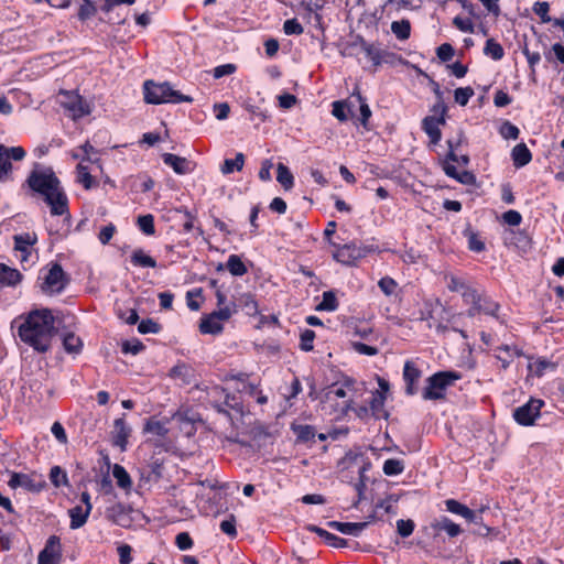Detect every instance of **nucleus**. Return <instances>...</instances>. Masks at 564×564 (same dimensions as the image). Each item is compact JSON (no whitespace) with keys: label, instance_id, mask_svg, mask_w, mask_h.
<instances>
[{"label":"nucleus","instance_id":"39","mask_svg":"<svg viewBox=\"0 0 564 564\" xmlns=\"http://www.w3.org/2000/svg\"><path fill=\"white\" fill-rule=\"evenodd\" d=\"M143 431L156 436L164 437L167 434V429L164 423L158 420L150 419L147 421Z\"/></svg>","mask_w":564,"mask_h":564},{"label":"nucleus","instance_id":"51","mask_svg":"<svg viewBox=\"0 0 564 564\" xmlns=\"http://www.w3.org/2000/svg\"><path fill=\"white\" fill-rule=\"evenodd\" d=\"M519 129L512 124L510 121H505L501 127H500V134L505 138V139H518L519 137Z\"/></svg>","mask_w":564,"mask_h":564},{"label":"nucleus","instance_id":"59","mask_svg":"<svg viewBox=\"0 0 564 564\" xmlns=\"http://www.w3.org/2000/svg\"><path fill=\"white\" fill-rule=\"evenodd\" d=\"M453 24L462 32L474 33V24L470 19L455 17L453 20Z\"/></svg>","mask_w":564,"mask_h":564},{"label":"nucleus","instance_id":"15","mask_svg":"<svg viewBox=\"0 0 564 564\" xmlns=\"http://www.w3.org/2000/svg\"><path fill=\"white\" fill-rule=\"evenodd\" d=\"M421 377V370L414 365L413 361H405L403 369V379L406 383L405 392L413 395L416 392L415 383Z\"/></svg>","mask_w":564,"mask_h":564},{"label":"nucleus","instance_id":"47","mask_svg":"<svg viewBox=\"0 0 564 564\" xmlns=\"http://www.w3.org/2000/svg\"><path fill=\"white\" fill-rule=\"evenodd\" d=\"M235 312L236 304H232L224 307H218V310L214 311L209 315H212L214 318H216L218 322L223 324V322L228 321Z\"/></svg>","mask_w":564,"mask_h":564},{"label":"nucleus","instance_id":"40","mask_svg":"<svg viewBox=\"0 0 564 564\" xmlns=\"http://www.w3.org/2000/svg\"><path fill=\"white\" fill-rule=\"evenodd\" d=\"M484 52L486 55L491 56L495 61L501 59L505 54L502 46L494 39L487 40Z\"/></svg>","mask_w":564,"mask_h":564},{"label":"nucleus","instance_id":"7","mask_svg":"<svg viewBox=\"0 0 564 564\" xmlns=\"http://www.w3.org/2000/svg\"><path fill=\"white\" fill-rule=\"evenodd\" d=\"M543 404L542 400L531 399L529 402L514 410L513 419L520 425H532L535 419L540 415V410Z\"/></svg>","mask_w":564,"mask_h":564},{"label":"nucleus","instance_id":"36","mask_svg":"<svg viewBox=\"0 0 564 564\" xmlns=\"http://www.w3.org/2000/svg\"><path fill=\"white\" fill-rule=\"evenodd\" d=\"M64 349L69 354H78L83 347V341L73 333H68L63 338Z\"/></svg>","mask_w":564,"mask_h":564},{"label":"nucleus","instance_id":"23","mask_svg":"<svg viewBox=\"0 0 564 564\" xmlns=\"http://www.w3.org/2000/svg\"><path fill=\"white\" fill-rule=\"evenodd\" d=\"M432 528L435 531H445L449 538H455L462 533V528L454 523L449 518L442 517L432 523Z\"/></svg>","mask_w":564,"mask_h":564},{"label":"nucleus","instance_id":"1","mask_svg":"<svg viewBox=\"0 0 564 564\" xmlns=\"http://www.w3.org/2000/svg\"><path fill=\"white\" fill-rule=\"evenodd\" d=\"M56 333L55 318L48 308L30 312L18 330L21 340L37 352H46L51 348Z\"/></svg>","mask_w":564,"mask_h":564},{"label":"nucleus","instance_id":"19","mask_svg":"<svg viewBox=\"0 0 564 564\" xmlns=\"http://www.w3.org/2000/svg\"><path fill=\"white\" fill-rule=\"evenodd\" d=\"M306 529L323 538L325 542L333 547H345L348 544L347 540L339 538L317 525L308 524Z\"/></svg>","mask_w":564,"mask_h":564},{"label":"nucleus","instance_id":"30","mask_svg":"<svg viewBox=\"0 0 564 564\" xmlns=\"http://www.w3.org/2000/svg\"><path fill=\"white\" fill-rule=\"evenodd\" d=\"M245 164V155L239 152L235 159H226L220 167L223 174H230L234 171H241Z\"/></svg>","mask_w":564,"mask_h":564},{"label":"nucleus","instance_id":"14","mask_svg":"<svg viewBox=\"0 0 564 564\" xmlns=\"http://www.w3.org/2000/svg\"><path fill=\"white\" fill-rule=\"evenodd\" d=\"M131 429L126 424L123 417L116 419L113 422L112 443L122 451L126 449Z\"/></svg>","mask_w":564,"mask_h":564},{"label":"nucleus","instance_id":"3","mask_svg":"<svg viewBox=\"0 0 564 564\" xmlns=\"http://www.w3.org/2000/svg\"><path fill=\"white\" fill-rule=\"evenodd\" d=\"M144 100L147 104H180L192 102L191 96L184 95L178 90H174L169 83L156 84L153 80H147L143 85Z\"/></svg>","mask_w":564,"mask_h":564},{"label":"nucleus","instance_id":"27","mask_svg":"<svg viewBox=\"0 0 564 564\" xmlns=\"http://www.w3.org/2000/svg\"><path fill=\"white\" fill-rule=\"evenodd\" d=\"M223 329V324L209 314L200 319L199 332L202 334L217 335L220 334Z\"/></svg>","mask_w":564,"mask_h":564},{"label":"nucleus","instance_id":"11","mask_svg":"<svg viewBox=\"0 0 564 564\" xmlns=\"http://www.w3.org/2000/svg\"><path fill=\"white\" fill-rule=\"evenodd\" d=\"M8 484L11 488L22 487L32 492H40L45 487L44 481H36L29 475L19 473L12 474Z\"/></svg>","mask_w":564,"mask_h":564},{"label":"nucleus","instance_id":"29","mask_svg":"<svg viewBox=\"0 0 564 564\" xmlns=\"http://www.w3.org/2000/svg\"><path fill=\"white\" fill-rule=\"evenodd\" d=\"M391 31L397 36V39L401 41L408 40L411 34V23L406 19L393 21L391 23Z\"/></svg>","mask_w":564,"mask_h":564},{"label":"nucleus","instance_id":"24","mask_svg":"<svg viewBox=\"0 0 564 564\" xmlns=\"http://www.w3.org/2000/svg\"><path fill=\"white\" fill-rule=\"evenodd\" d=\"M70 517V529L76 530L85 525L90 511L86 510L83 506H76L68 510Z\"/></svg>","mask_w":564,"mask_h":564},{"label":"nucleus","instance_id":"53","mask_svg":"<svg viewBox=\"0 0 564 564\" xmlns=\"http://www.w3.org/2000/svg\"><path fill=\"white\" fill-rule=\"evenodd\" d=\"M145 346L138 339L134 340H126L122 343V351L124 354L137 355L142 351Z\"/></svg>","mask_w":564,"mask_h":564},{"label":"nucleus","instance_id":"28","mask_svg":"<svg viewBox=\"0 0 564 564\" xmlns=\"http://www.w3.org/2000/svg\"><path fill=\"white\" fill-rule=\"evenodd\" d=\"M292 431L296 435V440L302 443L313 441L316 435L315 429L307 424H293Z\"/></svg>","mask_w":564,"mask_h":564},{"label":"nucleus","instance_id":"63","mask_svg":"<svg viewBox=\"0 0 564 564\" xmlns=\"http://www.w3.org/2000/svg\"><path fill=\"white\" fill-rule=\"evenodd\" d=\"M502 218H503L505 223L510 226H519L522 221L521 214L513 209L506 212L502 215Z\"/></svg>","mask_w":564,"mask_h":564},{"label":"nucleus","instance_id":"46","mask_svg":"<svg viewBox=\"0 0 564 564\" xmlns=\"http://www.w3.org/2000/svg\"><path fill=\"white\" fill-rule=\"evenodd\" d=\"M475 91L471 87L457 88L454 91L455 101L460 106H466Z\"/></svg>","mask_w":564,"mask_h":564},{"label":"nucleus","instance_id":"64","mask_svg":"<svg viewBox=\"0 0 564 564\" xmlns=\"http://www.w3.org/2000/svg\"><path fill=\"white\" fill-rule=\"evenodd\" d=\"M132 549L129 544H121L118 547V555L120 564H129L132 561Z\"/></svg>","mask_w":564,"mask_h":564},{"label":"nucleus","instance_id":"61","mask_svg":"<svg viewBox=\"0 0 564 564\" xmlns=\"http://www.w3.org/2000/svg\"><path fill=\"white\" fill-rule=\"evenodd\" d=\"M175 543L180 550H188L193 546V540L187 532H181L175 538Z\"/></svg>","mask_w":564,"mask_h":564},{"label":"nucleus","instance_id":"38","mask_svg":"<svg viewBox=\"0 0 564 564\" xmlns=\"http://www.w3.org/2000/svg\"><path fill=\"white\" fill-rule=\"evenodd\" d=\"M77 170V182L83 184L86 189H90L94 185V177L90 175L88 167L83 163H79Z\"/></svg>","mask_w":564,"mask_h":564},{"label":"nucleus","instance_id":"42","mask_svg":"<svg viewBox=\"0 0 564 564\" xmlns=\"http://www.w3.org/2000/svg\"><path fill=\"white\" fill-rule=\"evenodd\" d=\"M382 469L387 476H394L403 471L404 465L400 459L390 458L384 462Z\"/></svg>","mask_w":564,"mask_h":564},{"label":"nucleus","instance_id":"22","mask_svg":"<svg viewBox=\"0 0 564 564\" xmlns=\"http://www.w3.org/2000/svg\"><path fill=\"white\" fill-rule=\"evenodd\" d=\"M22 280V274L17 269L10 268L4 263H0V283L3 285L14 286Z\"/></svg>","mask_w":564,"mask_h":564},{"label":"nucleus","instance_id":"37","mask_svg":"<svg viewBox=\"0 0 564 564\" xmlns=\"http://www.w3.org/2000/svg\"><path fill=\"white\" fill-rule=\"evenodd\" d=\"M50 480L56 488L69 485L65 470H63L59 466H54L51 468Z\"/></svg>","mask_w":564,"mask_h":564},{"label":"nucleus","instance_id":"62","mask_svg":"<svg viewBox=\"0 0 564 564\" xmlns=\"http://www.w3.org/2000/svg\"><path fill=\"white\" fill-rule=\"evenodd\" d=\"M468 247L471 251L481 252L485 250L484 241L478 237L477 234L469 232L468 235Z\"/></svg>","mask_w":564,"mask_h":564},{"label":"nucleus","instance_id":"58","mask_svg":"<svg viewBox=\"0 0 564 564\" xmlns=\"http://www.w3.org/2000/svg\"><path fill=\"white\" fill-rule=\"evenodd\" d=\"M454 48L451 44L444 43L440 45L436 50L437 57L443 62H448L454 56Z\"/></svg>","mask_w":564,"mask_h":564},{"label":"nucleus","instance_id":"48","mask_svg":"<svg viewBox=\"0 0 564 564\" xmlns=\"http://www.w3.org/2000/svg\"><path fill=\"white\" fill-rule=\"evenodd\" d=\"M97 12V8L95 3L90 0H84V3L80 6L78 11V19L80 21H86L87 19L94 17Z\"/></svg>","mask_w":564,"mask_h":564},{"label":"nucleus","instance_id":"35","mask_svg":"<svg viewBox=\"0 0 564 564\" xmlns=\"http://www.w3.org/2000/svg\"><path fill=\"white\" fill-rule=\"evenodd\" d=\"M338 307V301L336 294L333 291H326L323 293L322 302L316 306V311L333 312Z\"/></svg>","mask_w":564,"mask_h":564},{"label":"nucleus","instance_id":"31","mask_svg":"<svg viewBox=\"0 0 564 564\" xmlns=\"http://www.w3.org/2000/svg\"><path fill=\"white\" fill-rule=\"evenodd\" d=\"M226 267L228 271L235 276H241L248 271L246 264L237 254L229 256Z\"/></svg>","mask_w":564,"mask_h":564},{"label":"nucleus","instance_id":"6","mask_svg":"<svg viewBox=\"0 0 564 564\" xmlns=\"http://www.w3.org/2000/svg\"><path fill=\"white\" fill-rule=\"evenodd\" d=\"M68 283V278L58 263H54L48 270L41 284V290L45 294H59Z\"/></svg>","mask_w":564,"mask_h":564},{"label":"nucleus","instance_id":"44","mask_svg":"<svg viewBox=\"0 0 564 564\" xmlns=\"http://www.w3.org/2000/svg\"><path fill=\"white\" fill-rule=\"evenodd\" d=\"M378 286L387 295H395L398 283L390 276H383L379 280Z\"/></svg>","mask_w":564,"mask_h":564},{"label":"nucleus","instance_id":"33","mask_svg":"<svg viewBox=\"0 0 564 564\" xmlns=\"http://www.w3.org/2000/svg\"><path fill=\"white\" fill-rule=\"evenodd\" d=\"M131 261L134 265L142 268H155L156 261L151 257L143 252V250L138 249L134 250L131 256Z\"/></svg>","mask_w":564,"mask_h":564},{"label":"nucleus","instance_id":"12","mask_svg":"<svg viewBox=\"0 0 564 564\" xmlns=\"http://www.w3.org/2000/svg\"><path fill=\"white\" fill-rule=\"evenodd\" d=\"M64 107L72 112L73 119L88 116L91 111L88 102L79 95H68V100L64 102Z\"/></svg>","mask_w":564,"mask_h":564},{"label":"nucleus","instance_id":"13","mask_svg":"<svg viewBox=\"0 0 564 564\" xmlns=\"http://www.w3.org/2000/svg\"><path fill=\"white\" fill-rule=\"evenodd\" d=\"M163 162L173 169L176 174L184 175L191 173L194 169L191 161L172 153H164L162 155Z\"/></svg>","mask_w":564,"mask_h":564},{"label":"nucleus","instance_id":"20","mask_svg":"<svg viewBox=\"0 0 564 564\" xmlns=\"http://www.w3.org/2000/svg\"><path fill=\"white\" fill-rule=\"evenodd\" d=\"M352 386L354 381L351 379H346L341 386L336 383L332 384L325 392L323 402H332L336 399H344L347 395L346 389L351 388Z\"/></svg>","mask_w":564,"mask_h":564},{"label":"nucleus","instance_id":"55","mask_svg":"<svg viewBox=\"0 0 564 564\" xmlns=\"http://www.w3.org/2000/svg\"><path fill=\"white\" fill-rule=\"evenodd\" d=\"M398 533L402 538H408L413 533L414 522L412 520H398L397 522Z\"/></svg>","mask_w":564,"mask_h":564},{"label":"nucleus","instance_id":"9","mask_svg":"<svg viewBox=\"0 0 564 564\" xmlns=\"http://www.w3.org/2000/svg\"><path fill=\"white\" fill-rule=\"evenodd\" d=\"M37 237L34 232H25L14 236V250L20 252V261L24 263L31 256V247L36 242Z\"/></svg>","mask_w":564,"mask_h":564},{"label":"nucleus","instance_id":"49","mask_svg":"<svg viewBox=\"0 0 564 564\" xmlns=\"http://www.w3.org/2000/svg\"><path fill=\"white\" fill-rule=\"evenodd\" d=\"M283 31L288 35H300L304 30L296 19H289L283 24Z\"/></svg>","mask_w":564,"mask_h":564},{"label":"nucleus","instance_id":"41","mask_svg":"<svg viewBox=\"0 0 564 564\" xmlns=\"http://www.w3.org/2000/svg\"><path fill=\"white\" fill-rule=\"evenodd\" d=\"M477 306L479 307L480 313L491 315V316H496V314L499 310L498 303H496L491 299L484 296V295H481V301H479L477 303Z\"/></svg>","mask_w":564,"mask_h":564},{"label":"nucleus","instance_id":"50","mask_svg":"<svg viewBox=\"0 0 564 564\" xmlns=\"http://www.w3.org/2000/svg\"><path fill=\"white\" fill-rule=\"evenodd\" d=\"M460 294L464 302L469 305H476L479 301H481V294H479L469 285Z\"/></svg>","mask_w":564,"mask_h":564},{"label":"nucleus","instance_id":"60","mask_svg":"<svg viewBox=\"0 0 564 564\" xmlns=\"http://www.w3.org/2000/svg\"><path fill=\"white\" fill-rule=\"evenodd\" d=\"M220 530L227 535L235 538L237 535L235 517L230 516L229 519L221 521Z\"/></svg>","mask_w":564,"mask_h":564},{"label":"nucleus","instance_id":"10","mask_svg":"<svg viewBox=\"0 0 564 564\" xmlns=\"http://www.w3.org/2000/svg\"><path fill=\"white\" fill-rule=\"evenodd\" d=\"M445 118L436 116H427L422 120V129L433 144H437L441 141L442 132L440 126L445 124Z\"/></svg>","mask_w":564,"mask_h":564},{"label":"nucleus","instance_id":"4","mask_svg":"<svg viewBox=\"0 0 564 564\" xmlns=\"http://www.w3.org/2000/svg\"><path fill=\"white\" fill-rule=\"evenodd\" d=\"M460 375L455 371H440L429 377L422 397L424 400H441L445 398V391L453 386Z\"/></svg>","mask_w":564,"mask_h":564},{"label":"nucleus","instance_id":"57","mask_svg":"<svg viewBox=\"0 0 564 564\" xmlns=\"http://www.w3.org/2000/svg\"><path fill=\"white\" fill-rule=\"evenodd\" d=\"M159 329H160L159 324L150 318L141 321L138 326V330L141 334H150V333L155 334L159 332Z\"/></svg>","mask_w":564,"mask_h":564},{"label":"nucleus","instance_id":"5","mask_svg":"<svg viewBox=\"0 0 564 564\" xmlns=\"http://www.w3.org/2000/svg\"><path fill=\"white\" fill-rule=\"evenodd\" d=\"M26 155L22 147H6L0 144V183L12 181L11 161H22Z\"/></svg>","mask_w":564,"mask_h":564},{"label":"nucleus","instance_id":"43","mask_svg":"<svg viewBox=\"0 0 564 564\" xmlns=\"http://www.w3.org/2000/svg\"><path fill=\"white\" fill-rule=\"evenodd\" d=\"M138 226L148 236H151L155 232L154 217L151 214L139 216Z\"/></svg>","mask_w":564,"mask_h":564},{"label":"nucleus","instance_id":"2","mask_svg":"<svg viewBox=\"0 0 564 564\" xmlns=\"http://www.w3.org/2000/svg\"><path fill=\"white\" fill-rule=\"evenodd\" d=\"M25 183L32 192L44 198L51 207L52 215L62 216L68 213L67 196L61 186V181L51 167L40 169V165L35 164Z\"/></svg>","mask_w":564,"mask_h":564},{"label":"nucleus","instance_id":"25","mask_svg":"<svg viewBox=\"0 0 564 564\" xmlns=\"http://www.w3.org/2000/svg\"><path fill=\"white\" fill-rule=\"evenodd\" d=\"M513 164L517 167H522L530 163L532 155L530 150L524 143L517 144L511 152Z\"/></svg>","mask_w":564,"mask_h":564},{"label":"nucleus","instance_id":"32","mask_svg":"<svg viewBox=\"0 0 564 564\" xmlns=\"http://www.w3.org/2000/svg\"><path fill=\"white\" fill-rule=\"evenodd\" d=\"M276 181L285 188L290 189L293 187L294 177L286 165L279 163L276 166Z\"/></svg>","mask_w":564,"mask_h":564},{"label":"nucleus","instance_id":"52","mask_svg":"<svg viewBox=\"0 0 564 564\" xmlns=\"http://www.w3.org/2000/svg\"><path fill=\"white\" fill-rule=\"evenodd\" d=\"M315 338V333L312 329H305L301 333V343L300 347L304 351H311L313 349V341Z\"/></svg>","mask_w":564,"mask_h":564},{"label":"nucleus","instance_id":"45","mask_svg":"<svg viewBox=\"0 0 564 564\" xmlns=\"http://www.w3.org/2000/svg\"><path fill=\"white\" fill-rule=\"evenodd\" d=\"M364 50L367 57L372 62L375 66H379L382 63L383 53L380 48L371 44H364Z\"/></svg>","mask_w":564,"mask_h":564},{"label":"nucleus","instance_id":"21","mask_svg":"<svg viewBox=\"0 0 564 564\" xmlns=\"http://www.w3.org/2000/svg\"><path fill=\"white\" fill-rule=\"evenodd\" d=\"M384 401H386V394H383V392H380L379 390H377L372 393L369 405H370L371 413L376 419H382V417L387 419L388 417V412L384 410Z\"/></svg>","mask_w":564,"mask_h":564},{"label":"nucleus","instance_id":"54","mask_svg":"<svg viewBox=\"0 0 564 564\" xmlns=\"http://www.w3.org/2000/svg\"><path fill=\"white\" fill-rule=\"evenodd\" d=\"M191 369L184 364L176 365L170 370V376L172 378H181L184 382L188 383L189 380L187 377L189 376Z\"/></svg>","mask_w":564,"mask_h":564},{"label":"nucleus","instance_id":"17","mask_svg":"<svg viewBox=\"0 0 564 564\" xmlns=\"http://www.w3.org/2000/svg\"><path fill=\"white\" fill-rule=\"evenodd\" d=\"M362 256L359 248H357L354 243L351 245H344L339 247L336 252L334 253V258L344 264H350L356 259L360 258Z\"/></svg>","mask_w":564,"mask_h":564},{"label":"nucleus","instance_id":"16","mask_svg":"<svg viewBox=\"0 0 564 564\" xmlns=\"http://www.w3.org/2000/svg\"><path fill=\"white\" fill-rule=\"evenodd\" d=\"M369 524L366 522H339V521H329L327 523L328 528L339 531L343 534L358 536Z\"/></svg>","mask_w":564,"mask_h":564},{"label":"nucleus","instance_id":"26","mask_svg":"<svg viewBox=\"0 0 564 564\" xmlns=\"http://www.w3.org/2000/svg\"><path fill=\"white\" fill-rule=\"evenodd\" d=\"M149 470L142 473V478L147 481H159L163 476V462L159 458H153L148 466Z\"/></svg>","mask_w":564,"mask_h":564},{"label":"nucleus","instance_id":"56","mask_svg":"<svg viewBox=\"0 0 564 564\" xmlns=\"http://www.w3.org/2000/svg\"><path fill=\"white\" fill-rule=\"evenodd\" d=\"M550 6L547 2H536L533 7V11L536 15L540 17L541 21L546 23L551 21V18L549 15Z\"/></svg>","mask_w":564,"mask_h":564},{"label":"nucleus","instance_id":"8","mask_svg":"<svg viewBox=\"0 0 564 564\" xmlns=\"http://www.w3.org/2000/svg\"><path fill=\"white\" fill-rule=\"evenodd\" d=\"M62 558V549L59 538L51 535L44 549L40 552L37 564H59Z\"/></svg>","mask_w":564,"mask_h":564},{"label":"nucleus","instance_id":"34","mask_svg":"<svg viewBox=\"0 0 564 564\" xmlns=\"http://www.w3.org/2000/svg\"><path fill=\"white\" fill-rule=\"evenodd\" d=\"M112 475L115 479L117 480V485L122 489H130L132 481L127 473V470L121 466L116 464L112 469Z\"/></svg>","mask_w":564,"mask_h":564},{"label":"nucleus","instance_id":"18","mask_svg":"<svg viewBox=\"0 0 564 564\" xmlns=\"http://www.w3.org/2000/svg\"><path fill=\"white\" fill-rule=\"evenodd\" d=\"M445 506L447 511L463 517L468 522H477V513L459 501L455 499H447L445 501Z\"/></svg>","mask_w":564,"mask_h":564}]
</instances>
